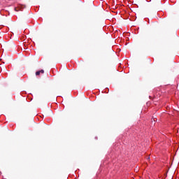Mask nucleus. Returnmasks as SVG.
Segmentation results:
<instances>
[{
  "label": "nucleus",
  "instance_id": "f257e3e1",
  "mask_svg": "<svg viewBox=\"0 0 179 179\" xmlns=\"http://www.w3.org/2000/svg\"><path fill=\"white\" fill-rule=\"evenodd\" d=\"M40 73H40V71H36V76H38V75H40Z\"/></svg>",
  "mask_w": 179,
  "mask_h": 179
},
{
  "label": "nucleus",
  "instance_id": "f03ea898",
  "mask_svg": "<svg viewBox=\"0 0 179 179\" xmlns=\"http://www.w3.org/2000/svg\"><path fill=\"white\" fill-rule=\"evenodd\" d=\"M40 73H44V70L39 71Z\"/></svg>",
  "mask_w": 179,
  "mask_h": 179
}]
</instances>
